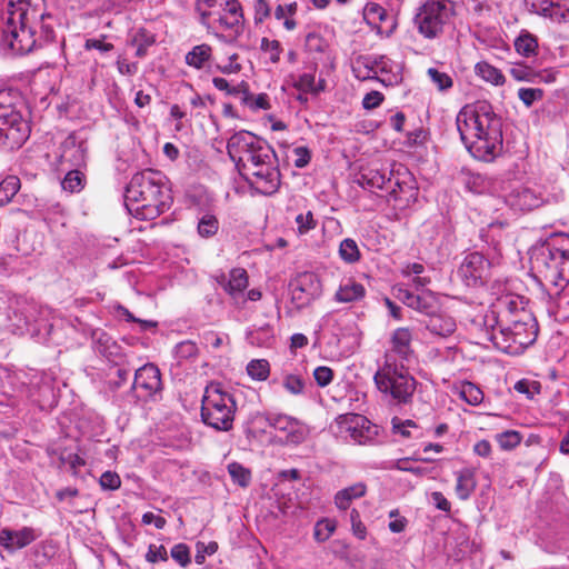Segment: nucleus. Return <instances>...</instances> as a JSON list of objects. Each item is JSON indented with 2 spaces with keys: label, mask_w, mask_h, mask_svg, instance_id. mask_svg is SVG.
I'll return each instance as SVG.
<instances>
[{
  "label": "nucleus",
  "mask_w": 569,
  "mask_h": 569,
  "mask_svg": "<svg viewBox=\"0 0 569 569\" xmlns=\"http://www.w3.org/2000/svg\"><path fill=\"white\" fill-rule=\"evenodd\" d=\"M472 326L509 355L521 353L538 336L536 318L526 309L523 299L512 293L498 297L485 315L472 320Z\"/></svg>",
  "instance_id": "f257e3e1"
},
{
  "label": "nucleus",
  "mask_w": 569,
  "mask_h": 569,
  "mask_svg": "<svg viewBox=\"0 0 569 569\" xmlns=\"http://www.w3.org/2000/svg\"><path fill=\"white\" fill-rule=\"evenodd\" d=\"M467 150L482 161H492L502 149V122L487 101L466 104L456 117Z\"/></svg>",
  "instance_id": "f03ea898"
},
{
  "label": "nucleus",
  "mask_w": 569,
  "mask_h": 569,
  "mask_svg": "<svg viewBox=\"0 0 569 569\" xmlns=\"http://www.w3.org/2000/svg\"><path fill=\"white\" fill-rule=\"evenodd\" d=\"M172 196L166 176L152 169L132 176L124 192V206L140 220H153L170 209Z\"/></svg>",
  "instance_id": "7ed1b4c3"
},
{
  "label": "nucleus",
  "mask_w": 569,
  "mask_h": 569,
  "mask_svg": "<svg viewBox=\"0 0 569 569\" xmlns=\"http://www.w3.org/2000/svg\"><path fill=\"white\" fill-rule=\"evenodd\" d=\"M27 0H8L0 49L4 54H26L33 50L34 31L27 26Z\"/></svg>",
  "instance_id": "20e7f679"
},
{
  "label": "nucleus",
  "mask_w": 569,
  "mask_h": 569,
  "mask_svg": "<svg viewBox=\"0 0 569 569\" xmlns=\"http://www.w3.org/2000/svg\"><path fill=\"white\" fill-rule=\"evenodd\" d=\"M251 161L243 164L240 174L259 193L271 196L280 187V171L278 160L272 147L264 140L256 148Z\"/></svg>",
  "instance_id": "39448f33"
},
{
  "label": "nucleus",
  "mask_w": 569,
  "mask_h": 569,
  "mask_svg": "<svg viewBox=\"0 0 569 569\" xmlns=\"http://www.w3.org/2000/svg\"><path fill=\"white\" fill-rule=\"evenodd\" d=\"M531 268L546 281L563 289L569 283V250L546 241L530 250Z\"/></svg>",
  "instance_id": "423d86ee"
},
{
  "label": "nucleus",
  "mask_w": 569,
  "mask_h": 569,
  "mask_svg": "<svg viewBox=\"0 0 569 569\" xmlns=\"http://www.w3.org/2000/svg\"><path fill=\"white\" fill-rule=\"evenodd\" d=\"M233 396L220 385L211 383L204 390L201 406L202 421L219 431H228L233 426L236 413Z\"/></svg>",
  "instance_id": "0eeeda50"
},
{
  "label": "nucleus",
  "mask_w": 569,
  "mask_h": 569,
  "mask_svg": "<svg viewBox=\"0 0 569 569\" xmlns=\"http://www.w3.org/2000/svg\"><path fill=\"white\" fill-rule=\"evenodd\" d=\"M30 136L29 122L12 103L9 92L0 91V147L19 149Z\"/></svg>",
  "instance_id": "6e6552de"
},
{
  "label": "nucleus",
  "mask_w": 569,
  "mask_h": 569,
  "mask_svg": "<svg viewBox=\"0 0 569 569\" xmlns=\"http://www.w3.org/2000/svg\"><path fill=\"white\" fill-rule=\"evenodd\" d=\"M377 388L389 395L398 403L407 402L415 389L416 381L403 366L398 367L391 353L386 355V363L375 375Z\"/></svg>",
  "instance_id": "1a4fd4ad"
},
{
  "label": "nucleus",
  "mask_w": 569,
  "mask_h": 569,
  "mask_svg": "<svg viewBox=\"0 0 569 569\" xmlns=\"http://www.w3.org/2000/svg\"><path fill=\"white\" fill-rule=\"evenodd\" d=\"M452 299L429 290V332L438 337H448L456 330V321L449 313Z\"/></svg>",
  "instance_id": "9d476101"
},
{
  "label": "nucleus",
  "mask_w": 569,
  "mask_h": 569,
  "mask_svg": "<svg viewBox=\"0 0 569 569\" xmlns=\"http://www.w3.org/2000/svg\"><path fill=\"white\" fill-rule=\"evenodd\" d=\"M88 138L84 132L70 133L60 146L59 163L62 169L82 168L87 164Z\"/></svg>",
  "instance_id": "9b49d317"
},
{
  "label": "nucleus",
  "mask_w": 569,
  "mask_h": 569,
  "mask_svg": "<svg viewBox=\"0 0 569 569\" xmlns=\"http://www.w3.org/2000/svg\"><path fill=\"white\" fill-rule=\"evenodd\" d=\"M263 141V139L246 130L238 131L229 138L227 143L228 154L234 161L239 172L243 164L251 161L252 156L257 154L256 148L260 147Z\"/></svg>",
  "instance_id": "f8f14e48"
},
{
  "label": "nucleus",
  "mask_w": 569,
  "mask_h": 569,
  "mask_svg": "<svg viewBox=\"0 0 569 569\" xmlns=\"http://www.w3.org/2000/svg\"><path fill=\"white\" fill-rule=\"evenodd\" d=\"M266 422L269 427L283 433L284 441L288 445H300L309 435V428L306 423L284 413H268Z\"/></svg>",
  "instance_id": "ddd939ff"
},
{
  "label": "nucleus",
  "mask_w": 569,
  "mask_h": 569,
  "mask_svg": "<svg viewBox=\"0 0 569 569\" xmlns=\"http://www.w3.org/2000/svg\"><path fill=\"white\" fill-rule=\"evenodd\" d=\"M132 389L139 400L147 401L154 398L162 390L161 373L157 366L147 363L134 373Z\"/></svg>",
  "instance_id": "4468645a"
},
{
  "label": "nucleus",
  "mask_w": 569,
  "mask_h": 569,
  "mask_svg": "<svg viewBox=\"0 0 569 569\" xmlns=\"http://www.w3.org/2000/svg\"><path fill=\"white\" fill-rule=\"evenodd\" d=\"M491 263L480 252L466 254L458 269V276L468 287L483 283L490 274Z\"/></svg>",
  "instance_id": "2eb2a0df"
},
{
  "label": "nucleus",
  "mask_w": 569,
  "mask_h": 569,
  "mask_svg": "<svg viewBox=\"0 0 569 569\" xmlns=\"http://www.w3.org/2000/svg\"><path fill=\"white\" fill-rule=\"evenodd\" d=\"M291 300L298 308L308 306L321 295V283L313 272H302L290 282Z\"/></svg>",
  "instance_id": "dca6fc26"
},
{
  "label": "nucleus",
  "mask_w": 569,
  "mask_h": 569,
  "mask_svg": "<svg viewBox=\"0 0 569 569\" xmlns=\"http://www.w3.org/2000/svg\"><path fill=\"white\" fill-rule=\"evenodd\" d=\"M455 7L450 0H429V38L442 33L452 24Z\"/></svg>",
  "instance_id": "f3484780"
},
{
  "label": "nucleus",
  "mask_w": 569,
  "mask_h": 569,
  "mask_svg": "<svg viewBox=\"0 0 569 569\" xmlns=\"http://www.w3.org/2000/svg\"><path fill=\"white\" fill-rule=\"evenodd\" d=\"M217 21V29L228 31L230 36L238 37L243 30V12L238 0H224Z\"/></svg>",
  "instance_id": "a211bd4d"
},
{
  "label": "nucleus",
  "mask_w": 569,
  "mask_h": 569,
  "mask_svg": "<svg viewBox=\"0 0 569 569\" xmlns=\"http://www.w3.org/2000/svg\"><path fill=\"white\" fill-rule=\"evenodd\" d=\"M336 423L338 426L339 433L348 435L356 443L365 445L370 439V436L367 435L369 432V428H366L368 420L361 415H340L337 417Z\"/></svg>",
  "instance_id": "6ab92c4d"
},
{
  "label": "nucleus",
  "mask_w": 569,
  "mask_h": 569,
  "mask_svg": "<svg viewBox=\"0 0 569 569\" xmlns=\"http://www.w3.org/2000/svg\"><path fill=\"white\" fill-rule=\"evenodd\" d=\"M39 313V308L34 302L27 300L17 301V306L12 309V313L9 315V320L16 331L23 335L31 331L30 327L37 322Z\"/></svg>",
  "instance_id": "aec40b11"
},
{
  "label": "nucleus",
  "mask_w": 569,
  "mask_h": 569,
  "mask_svg": "<svg viewBox=\"0 0 569 569\" xmlns=\"http://www.w3.org/2000/svg\"><path fill=\"white\" fill-rule=\"evenodd\" d=\"M38 538L34 529L23 527L19 530L3 528L0 530V546L9 552L22 549L32 543Z\"/></svg>",
  "instance_id": "412c9836"
},
{
  "label": "nucleus",
  "mask_w": 569,
  "mask_h": 569,
  "mask_svg": "<svg viewBox=\"0 0 569 569\" xmlns=\"http://www.w3.org/2000/svg\"><path fill=\"white\" fill-rule=\"evenodd\" d=\"M532 8L553 22H569V0H532Z\"/></svg>",
  "instance_id": "4be33fe9"
},
{
  "label": "nucleus",
  "mask_w": 569,
  "mask_h": 569,
  "mask_svg": "<svg viewBox=\"0 0 569 569\" xmlns=\"http://www.w3.org/2000/svg\"><path fill=\"white\" fill-rule=\"evenodd\" d=\"M423 286L425 279L416 277L413 279L415 291L403 287H396L393 288V293L406 306L420 312H425L427 309V302L425 299Z\"/></svg>",
  "instance_id": "5701e85b"
},
{
  "label": "nucleus",
  "mask_w": 569,
  "mask_h": 569,
  "mask_svg": "<svg viewBox=\"0 0 569 569\" xmlns=\"http://www.w3.org/2000/svg\"><path fill=\"white\" fill-rule=\"evenodd\" d=\"M376 80L381 82L383 86H393L401 81V66L391 59H389L387 56H376Z\"/></svg>",
  "instance_id": "b1692460"
},
{
  "label": "nucleus",
  "mask_w": 569,
  "mask_h": 569,
  "mask_svg": "<svg viewBox=\"0 0 569 569\" xmlns=\"http://www.w3.org/2000/svg\"><path fill=\"white\" fill-rule=\"evenodd\" d=\"M508 201L512 207L518 208L519 210H532L541 204L542 199L540 194L535 192L532 189L528 187H520L509 194Z\"/></svg>",
  "instance_id": "393cba45"
},
{
  "label": "nucleus",
  "mask_w": 569,
  "mask_h": 569,
  "mask_svg": "<svg viewBox=\"0 0 569 569\" xmlns=\"http://www.w3.org/2000/svg\"><path fill=\"white\" fill-rule=\"evenodd\" d=\"M366 288L352 278L343 279L335 293V300L340 303L356 302L363 299Z\"/></svg>",
  "instance_id": "a878e982"
},
{
  "label": "nucleus",
  "mask_w": 569,
  "mask_h": 569,
  "mask_svg": "<svg viewBox=\"0 0 569 569\" xmlns=\"http://www.w3.org/2000/svg\"><path fill=\"white\" fill-rule=\"evenodd\" d=\"M358 183L366 189H389L392 186H399L398 181H393L392 178H387L385 173L376 169L362 170L358 177Z\"/></svg>",
  "instance_id": "bb28decb"
},
{
  "label": "nucleus",
  "mask_w": 569,
  "mask_h": 569,
  "mask_svg": "<svg viewBox=\"0 0 569 569\" xmlns=\"http://www.w3.org/2000/svg\"><path fill=\"white\" fill-rule=\"evenodd\" d=\"M94 350L107 359L116 357L119 352L117 342L103 330L97 329L92 332Z\"/></svg>",
  "instance_id": "cd10ccee"
},
{
  "label": "nucleus",
  "mask_w": 569,
  "mask_h": 569,
  "mask_svg": "<svg viewBox=\"0 0 569 569\" xmlns=\"http://www.w3.org/2000/svg\"><path fill=\"white\" fill-rule=\"evenodd\" d=\"M376 64L375 54L359 56L352 62V73L360 81L376 80Z\"/></svg>",
  "instance_id": "c85d7f7f"
},
{
  "label": "nucleus",
  "mask_w": 569,
  "mask_h": 569,
  "mask_svg": "<svg viewBox=\"0 0 569 569\" xmlns=\"http://www.w3.org/2000/svg\"><path fill=\"white\" fill-rule=\"evenodd\" d=\"M477 487L476 470L465 468L457 473L456 493L459 499L467 500Z\"/></svg>",
  "instance_id": "c756f323"
},
{
  "label": "nucleus",
  "mask_w": 569,
  "mask_h": 569,
  "mask_svg": "<svg viewBox=\"0 0 569 569\" xmlns=\"http://www.w3.org/2000/svg\"><path fill=\"white\" fill-rule=\"evenodd\" d=\"M367 487L362 482L339 490L335 496V505L340 510H347L352 500L361 498L366 495Z\"/></svg>",
  "instance_id": "7c9ffc66"
},
{
  "label": "nucleus",
  "mask_w": 569,
  "mask_h": 569,
  "mask_svg": "<svg viewBox=\"0 0 569 569\" xmlns=\"http://www.w3.org/2000/svg\"><path fill=\"white\" fill-rule=\"evenodd\" d=\"M248 287V274L242 268H234L229 272V279L224 284V290L233 298L237 299L242 296Z\"/></svg>",
  "instance_id": "2f4dec72"
},
{
  "label": "nucleus",
  "mask_w": 569,
  "mask_h": 569,
  "mask_svg": "<svg viewBox=\"0 0 569 569\" xmlns=\"http://www.w3.org/2000/svg\"><path fill=\"white\" fill-rule=\"evenodd\" d=\"M293 87L305 93L319 94L326 90L327 83L325 79L317 81L315 72H305L295 80Z\"/></svg>",
  "instance_id": "473e14b6"
},
{
  "label": "nucleus",
  "mask_w": 569,
  "mask_h": 569,
  "mask_svg": "<svg viewBox=\"0 0 569 569\" xmlns=\"http://www.w3.org/2000/svg\"><path fill=\"white\" fill-rule=\"evenodd\" d=\"M411 332L407 328H398L391 337V351L398 355L401 359H408L411 348Z\"/></svg>",
  "instance_id": "72a5a7b5"
},
{
  "label": "nucleus",
  "mask_w": 569,
  "mask_h": 569,
  "mask_svg": "<svg viewBox=\"0 0 569 569\" xmlns=\"http://www.w3.org/2000/svg\"><path fill=\"white\" fill-rule=\"evenodd\" d=\"M212 56V48L207 43H201L194 46L187 54H186V63L189 67L194 69L204 68L206 63L210 60Z\"/></svg>",
  "instance_id": "f704fd0d"
},
{
  "label": "nucleus",
  "mask_w": 569,
  "mask_h": 569,
  "mask_svg": "<svg viewBox=\"0 0 569 569\" xmlns=\"http://www.w3.org/2000/svg\"><path fill=\"white\" fill-rule=\"evenodd\" d=\"M246 339L251 346L269 347L273 340V330L269 325L252 327L247 331Z\"/></svg>",
  "instance_id": "c9c22d12"
},
{
  "label": "nucleus",
  "mask_w": 569,
  "mask_h": 569,
  "mask_svg": "<svg viewBox=\"0 0 569 569\" xmlns=\"http://www.w3.org/2000/svg\"><path fill=\"white\" fill-rule=\"evenodd\" d=\"M391 431L401 439L415 438L422 435L421 429L412 420H402L398 417L391 419Z\"/></svg>",
  "instance_id": "e433bc0d"
},
{
  "label": "nucleus",
  "mask_w": 569,
  "mask_h": 569,
  "mask_svg": "<svg viewBox=\"0 0 569 569\" xmlns=\"http://www.w3.org/2000/svg\"><path fill=\"white\" fill-rule=\"evenodd\" d=\"M298 6L297 2H290V3H279L277 8L274 9V18L278 21L283 22V27L291 31L296 28L297 22L292 18L297 12Z\"/></svg>",
  "instance_id": "4c0bfd02"
},
{
  "label": "nucleus",
  "mask_w": 569,
  "mask_h": 569,
  "mask_svg": "<svg viewBox=\"0 0 569 569\" xmlns=\"http://www.w3.org/2000/svg\"><path fill=\"white\" fill-rule=\"evenodd\" d=\"M81 168L70 169L63 180L61 181V187L64 191L80 192L86 186V176L80 170Z\"/></svg>",
  "instance_id": "58836bf2"
},
{
  "label": "nucleus",
  "mask_w": 569,
  "mask_h": 569,
  "mask_svg": "<svg viewBox=\"0 0 569 569\" xmlns=\"http://www.w3.org/2000/svg\"><path fill=\"white\" fill-rule=\"evenodd\" d=\"M457 390L459 397L471 406H478L483 400L482 390L470 381L461 382Z\"/></svg>",
  "instance_id": "ea45409f"
},
{
  "label": "nucleus",
  "mask_w": 569,
  "mask_h": 569,
  "mask_svg": "<svg viewBox=\"0 0 569 569\" xmlns=\"http://www.w3.org/2000/svg\"><path fill=\"white\" fill-rule=\"evenodd\" d=\"M338 252L340 259L349 264L356 263L361 259L360 249L356 240L351 238H346L340 242Z\"/></svg>",
  "instance_id": "a19ab883"
},
{
  "label": "nucleus",
  "mask_w": 569,
  "mask_h": 569,
  "mask_svg": "<svg viewBox=\"0 0 569 569\" xmlns=\"http://www.w3.org/2000/svg\"><path fill=\"white\" fill-rule=\"evenodd\" d=\"M224 0H197L196 11L199 14L200 23L208 30H211V10L214 7H221Z\"/></svg>",
  "instance_id": "79ce46f5"
},
{
  "label": "nucleus",
  "mask_w": 569,
  "mask_h": 569,
  "mask_svg": "<svg viewBox=\"0 0 569 569\" xmlns=\"http://www.w3.org/2000/svg\"><path fill=\"white\" fill-rule=\"evenodd\" d=\"M476 72L483 80L495 86L505 83V77L501 71L486 61H481L476 64Z\"/></svg>",
  "instance_id": "37998d69"
},
{
  "label": "nucleus",
  "mask_w": 569,
  "mask_h": 569,
  "mask_svg": "<svg viewBox=\"0 0 569 569\" xmlns=\"http://www.w3.org/2000/svg\"><path fill=\"white\" fill-rule=\"evenodd\" d=\"M154 36L146 29H139L131 39V44L137 48L136 56L143 58L148 49L154 43Z\"/></svg>",
  "instance_id": "c03bdc74"
},
{
  "label": "nucleus",
  "mask_w": 569,
  "mask_h": 569,
  "mask_svg": "<svg viewBox=\"0 0 569 569\" xmlns=\"http://www.w3.org/2000/svg\"><path fill=\"white\" fill-rule=\"evenodd\" d=\"M20 180L16 176H9L0 182V206H6L17 194Z\"/></svg>",
  "instance_id": "a18cd8bd"
},
{
  "label": "nucleus",
  "mask_w": 569,
  "mask_h": 569,
  "mask_svg": "<svg viewBox=\"0 0 569 569\" xmlns=\"http://www.w3.org/2000/svg\"><path fill=\"white\" fill-rule=\"evenodd\" d=\"M228 472L234 483L241 488H247L251 482V472L239 462L228 465Z\"/></svg>",
  "instance_id": "49530a36"
},
{
  "label": "nucleus",
  "mask_w": 569,
  "mask_h": 569,
  "mask_svg": "<svg viewBox=\"0 0 569 569\" xmlns=\"http://www.w3.org/2000/svg\"><path fill=\"white\" fill-rule=\"evenodd\" d=\"M429 80L441 93L448 92L453 87V79L449 73L433 68H429Z\"/></svg>",
  "instance_id": "de8ad7c7"
},
{
  "label": "nucleus",
  "mask_w": 569,
  "mask_h": 569,
  "mask_svg": "<svg viewBox=\"0 0 569 569\" xmlns=\"http://www.w3.org/2000/svg\"><path fill=\"white\" fill-rule=\"evenodd\" d=\"M537 47V40L530 33H522L515 41V48L517 52L523 57H530L535 54Z\"/></svg>",
  "instance_id": "09e8293b"
},
{
  "label": "nucleus",
  "mask_w": 569,
  "mask_h": 569,
  "mask_svg": "<svg viewBox=\"0 0 569 569\" xmlns=\"http://www.w3.org/2000/svg\"><path fill=\"white\" fill-rule=\"evenodd\" d=\"M247 372L252 379L263 381L269 377L270 365L266 359H254L248 363Z\"/></svg>",
  "instance_id": "8fccbe9b"
},
{
  "label": "nucleus",
  "mask_w": 569,
  "mask_h": 569,
  "mask_svg": "<svg viewBox=\"0 0 569 569\" xmlns=\"http://www.w3.org/2000/svg\"><path fill=\"white\" fill-rule=\"evenodd\" d=\"M336 530L333 520L323 518L316 522L313 528V537L318 542L327 541Z\"/></svg>",
  "instance_id": "3c124183"
},
{
  "label": "nucleus",
  "mask_w": 569,
  "mask_h": 569,
  "mask_svg": "<svg viewBox=\"0 0 569 569\" xmlns=\"http://www.w3.org/2000/svg\"><path fill=\"white\" fill-rule=\"evenodd\" d=\"M219 229L218 219L213 214H204L198 222V232L203 238H210L217 233Z\"/></svg>",
  "instance_id": "603ef678"
},
{
  "label": "nucleus",
  "mask_w": 569,
  "mask_h": 569,
  "mask_svg": "<svg viewBox=\"0 0 569 569\" xmlns=\"http://www.w3.org/2000/svg\"><path fill=\"white\" fill-rule=\"evenodd\" d=\"M521 435L515 430L503 431L496 436V440L501 449L511 450L521 442Z\"/></svg>",
  "instance_id": "864d4df0"
},
{
  "label": "nucleus",
  "mask_w": 569,
  "mask_h": 569,
  "mask_svg": "<svg viewBox=\"0 0 569 569\" xmlns=\"http://www.w3.org/2000/svg\"><path fill=\"white\" fill-rule=\"evenodd\" d=\"M511 77L517 81L535 82L539 76L532 68L516 63L509 70Z\"/></svg>",
  "instance_id": "5fc2aeb1"
},
{
  "label": "nucleus",
  "mask_w": 569,
  "mask_h": 569,
  "mask_svg": "<svg viewBox=\"0 0 569 569\" xmlns=\"http://www.w3.org/2000/svg\"><path fill=\"white\" fill-rule=\"evenodd\" d=\"M260 48L263 52L269 54V60L272 63L279 62L280 53L282 52V47L278 40H270L268 38H262Z\"/></svg>",
  "instance_id": "6e6d98bb"
},
{
  "label": "nucleus",
  "mask_w": 569,
  "mask_h": 569,
  "mask_svg": "<svg viewBox=\"0 0 569 569\" xmlns=\"http://www.w3.org/2000/svg\"><path fill=\"white\" fill-rule=\"evenodd\" d=\"M107 36H101L100 38H89L84 41L83 48L87 51L97 50L101 54L108 53L113 50V44L110 42H106Z\"/></svg>",
  "instance_id": "4d7b16f0"
},
{
  "label": "nucleus",
  "mask_w": 569,
  "mask_h": 569,
  "mask_svg": "<svg viewBox=\"0 0 569 569\" xmlns=\"http://www.w3.org/2000/svg\"><path fill=\"white\" fill-rule=\"evenodd\" d=\"M198 347L193 341L186 340L174 347V355L178 360H187L196 357Z\"/></svg>",
  "instance_id": "13d9d810"
},
{
  "label": "nucleus",
  "mask_w": 569,
  "mask_h": 569,
  "mask_svg": "<svg viewBox=\"0 0 569 569\" xmlns=\"http://www.w3.org/2000/svg\"><path fill=\"white\" fill-rule=\"evenodd\" d=\"M283 388L291 395H301L305 390V381L300 376L287 375L282 382Z\"/></svg>",
  "instance_id": "bf43d9fd"
},
{
  "label": "nucleus",
  "mask_w": 569,
  "mask_h": 569,
  "mask_svg": "<svg viewBox=\"0 0 569 569\" xmlns=\"http://www.w3.org/2000/svg\"><path fill=\"white\" fill-rule=\"evenodd\" d=\"M296 224L299 234H306L317 226L316 220L311 211L307 213H300L296 217Z\"/></svg>",
  "instance_id": "052dcab7"
},
{
  "label": "nucleus",
  "mask_w": 569,
  "mask_h": 569,
  "mask_svg": "<svg viewBox=\"0 0 569 569\" xmlns=\"http://www.w3.org/2000/svg\"><path fill=\"white\" fill-rule=\"evenodd\" d=\"M518 97L526 107H531L535 101L543 97V91L539 88H520Z\"/></svg>",
  "instance_id": "680f3d73"
},
{
  "label": "nucleus",
  "mask_w": 569,
  "mask_h": 569,
  "mask_svg": "<svg viewBox=\"0 0 569 569\" xmlns=\"http://www.w3.org/2000/svg\"><path fill=\"white\" fill-rule=\"evenodd\" d=\"M540 383L537 381H530L527 379H522L516 382L515 390L526 395L529 399L533 398L536 395L540 393Z\"/></svg>",
  "instance_id": "e2e57ef3"
},
{
  "label": "nucleus",
  "mask_w": 569,
  "mask_h": 569,
  "mask_svg": "<svg viewBox=\"0 0 569 569\" xmlns=\"http://www.w3.org/2000/svg\"><path fill=\"white\" fill-rule=\"evenodd\" d=\"M488 179L480 173L469 174L466 179L467 188L475 193H482L487 189Z\"/></svg>",
  "instance_id": "0e129e2a"
},
{
  "label": "nucleus",
  "mask_w": 569,
  "mask_h": 569,
  "mask_svg": "<svg viewBox=\"0 0 569 569\" xmlns=\"http://www.w3.org/2000/svg\"><path fill=\"white\" fill-rule=\"evenodd\" d=\"M170 556L182 567H186L190 563V551L184 543L174 545L171 548Z\"/></svg>",
  "instance_id": "69168bd1"
},
{
  "label": "nucleus",
  "mask_w": 569,
  "mask_h": 569,
  "mask_svg": "<svg viewBox=\"0 0 569 569\" xmlns=\"http://www.w3.org/2000/svg\"><path fill=\"white\" fill-rule=\"evenodd\" d=\"M99 483L104 490H116L121 485V479L117 472L106 471L101 475Z\"/></svg>",
  "instance_id": "338daca9"
},
{
  "label": "nucleus",
  "mask_w": 569,
  "mask_h": 569,
  "mask_svg": "<svg viewBox=\"0 0 569 569\" xmlns=\"http://www.w3.org/2000/svg\"><path fill=\"white\" fill-rule=\"evenodd\" d=\"M327 47L323 38L318 33H308L306 37V48L310 52H323Z\"/></svg>",
  "instance_id": "774afa93"
}]
</instances>
